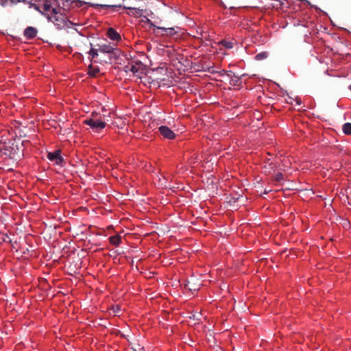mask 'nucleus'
<instances>
[{
	"mask_svg": "<svg viewBox=\"0 0 351 351\" xmlns=\"http://www.w3.org/2000/svg\"><path fill=\"white\" fill-rule=\"evenodd\" d=\"M62 5L69 7L70 4L75 3L76 6L81 7L86 3L77 0H45L42 8L46 12V15L49 20L53 21H59V14L62 16L65 11L64 8L60 7V3Z\"/></svg>",
	"mask_w": 351,
	"mask_h": 351,
	"instance_id": "1",
	"label": "nucleus"
},
{
	"mask_svg": "<svg viewBox=\"0 0 351 351\" xmlns=\"http://www.w3.org/2000/svg\"><path fill=\"white\" fill-rule=\"evenodd\" d=\"M3 136L1 134V144L3 143V147H1V158H3L5 162H8V165H14L21 160L23 154L19 151L18 146L14 145L13 136H12V138L8 139V141H3Z\"/></svg>",
	"mask_w": 351,
	"mask_h": 351,
	"instance_id": "2",
	"label": "nucleus"
},
{
	"mask_svg": "<svg viewBox=\"0 0 351 351\" xmlns=\"http://www.w3.org/2000/svg\"><path fill=\"white\" fill-rule=\"evenodd\" d=\"M108 117L104 114L98 117L97 113L93 112L91 118L84 120V123L90 126L95 132H100L106 127V121H108Z\"/></svg>",
	"mask_w": 351,
	"mask_h": 351,
	"instance_id": "3",
	"label": "nucleus"
},
{
	"mask_svg": "<svg viewBox=\"0 0 351 351\" xmlns=\"http://www.w3.org/2000/svg\"><path fill=\"white\" fill-rule=\"evenodd\" d=\"M99 51L104 53H108L109 55L108 56V62H112L114 60H117L119 56H120V51L114 47L113 46L108 45H103L99 46Z\"/></svg>",
	"mask_w": 351,
	"mask_h": 351,
	"instance_id": "4",
	"label": "nucleus"
},
{
	"mask_svg": "<svg viewBox=\"0 0 351 351\" xmlns=\"http://www.w3.org/2000/svg\"><path fill=\"white\" fill-rule=\"evenodd\" d=\"M1 234V243H3L4 244L9 245L11 249H16L18 245L16 241L14 239V234H8V233H3L2 232Z\"/></svg>",
	"mask_w": 351,
	"mask_h": 351,
	"instance_id": "5",
	"label": "nucleus"
},
{
	"mask_svg": "<svg viewBox=\"0 0 351 351\" xmlns=\"http://www.w3.org/2000/svg\"><path fill=\"white\" fill-rule=\"evenodd\" d=\"M158 131L164 138L171 140L176 137L175 133L167 126L162 125L159 127Z\"/></svg>",
	"mask_w": 351,
	"mask_h": 351,
	"instance_id": "6",
	"label": "nucleus"
},
{
	"mask_svg": "<svg viewBox=\"0 0 351 351\" xmlns=\"http://www.w3.org/2000/svg\"><path fill=\"white\" fill-rule=\"evenodd\" d=\"M147 23L150 25L151 27H153L154 30L158 29L162 30L165 34L171 36L176 33L174 27H158L156 26L149 19H147Z\"/></svg>",
	"mask_w": 351,
	"mask_h": 351,
	"instance_id": "7",
	"label": "nucleus"
},
{
	"mask_svg": "<svg viewBox=\"0 0 351 351\" xmlns=\"http://www.w3.org/2000/svg\"><path fill=\"white\" fill-rule=\"evenodd\" d=\"M47 158L51 161H55L56 165H60L63 161V158L60 155V151L58 150L54 152H49Z\"/></svg>",
	"mask_w": 351,
	"mask_h": 351,
	"instance_id": "8",
	"label": "nucleus"
},
{
	"mask_svg": "<svg viewBox=\"0 0 351 351\" xmlns=\"http://www.w3.org/2000/svg\"><path fill=\"white\" fill-rule=\"evenodd\" d=\"M185 287L191 291H196L200 289L201 283L195 282V279L193 278L187 281Z\"/></svg>",
	"mask_w": 351,
	"mask_h": 351,
	"instance_id": "9",
	"label": "nucleus"
},
{
	"mask_svg": "<svg viewBox=\"0 0 351 351\" xmlns=\"http://www.w3.org/2000/svg\"><path fill=\"white\" fill-rule=\"evenodd\" d=\"M37 29L33 27H27L24 31V36L32 39L36 36Z\"/></svg>",
	"mask_w": 351,
	"mask_h": 351,
	"instance_id": "10",
	"label": "nucleus"
},
{
	"mask_svg": "<svg viewBox=\"0 0 351 351\" xmlns=\"http://www.w3.org/2000/svg\"><path fill=\"white\" fill-rule=\"evenodd\" d=\"M107 35L112 40L118 41L121 40L120 34L112 27L108 29Z\"/></svg>",
	"mask_w": 351,
	"mask_h": 351,
	"instance_id": "11",
	"label": "nucleus"
},
{
	"mask_svg": "<svg viewBox=\"0 0 351 351\" xmlns=\"http://www.w3.org/2000/svg\"><path fill=\"white\" fill-rule=\"evenodd\" d=\"M276 167H277L276 162H274L270 159H268L266 162V165L263 167V169L265 172L271 173L274 171Z\"/></svg>",
	"mask_w": 351,
	"mask_h": 351,
	"instance_id": "12",
	"label": "nucleus"
},
{
	"mask_svg": "<svg viewBox=\"0 0 351 351\" xmlns=\"http://www.w3.org/2000/svg\"><path fill=\"white\" fill-rule=\"evenodd\" d=\"M230 74L228 76L230 77L231 84L234 86H239L241 83V77L236 75L233 72L230 71Z\"/></svg>",
	"mask_w": 351,
	"mask_h": 351,
	"instance_id": "13",
	"label": "nucleus"
},
{
	"mask_svg": "<svg viewBox=\"0 0 351 351\" xmlns=\"http://www.w3.org/2000/svg\"><path fill=\"white\" fill-rule=\"evenodd\" d=\"M126 8L130 10V14H132V16H134L135 17H140L143 15V10L142 9L136 8H132V7H129V8Z\"/></svg>",
	"mask_w": 351,
	"mask_h": 351,
	"instance_id": "14",
	"label": "nucleus"
},
{
	"mask_svg": "<svg viewBox=\"0 0 351 351\" xmlns=\"http://www.w3.org/2000/svg\"><path fill=\"white\" fill-rule=\"evenodd\" d=\"M111 244L117 246L121 242V237L119 234H115L109 238Z\"/></svg>",
	"mask_w": 351,
	"mask_h": 351,
	"instance_id": "15",
	"label": "nucleus"
},
{
	"mask_svg": "<svg viewBox=\"0 0 351 351\" xmlns=\"http://www.w3.org/2000/svg\"><path fill=\"white\" fill-rule=\"evenodd\" d=\"M219 45L225 47L226 49H232L234 46V43L232 41L222 40L219 43Z\"/></svg>",
	"mask_w": 351,
	"mask_h": 351,
	"instance_id": "16",
	"label": "nucleus"
},
{
	"mask_svg": "<svg viewBox=\"0 0 351 351\" xmlns=\"http://www.w3.org/2000/svg\"><path fill=\"white\" fill-rule=\"evenodd\" d=\"M99 72V69L98 67H93L92 65H90L88 66V74L90 76L95 77Z\"/></svg>",
	"mask_w": 351,
	"mask_h": 351,
	"instance_id": "17",
	"label": "nucleus"
},
{
	"mask_svg": "<svg viewBox=\"0 0 351 351\" xmlns=\"http://www.w3.org/2000/svg\"><path fill=\"white\" fill-rule=\"evenodd\" d=\"M91 6H93L95 8H97V7L111 8V7H117L118 5H117L116 4L112 3V2H110V1H108V3H104V4H100V3L91 4Z\"/></svg>",
	"mask_w": 351,
	"mask_h": 351,
	"instance_id": "18",
	"label": "nucleus"
},
{
	"mask_svg": "<svg viewBox=\"0 0 351 351\" xmlns=\"http://www.w3.org/2000/svg\"><path fill=\"white\" fill-rule=\"evenodd\" d=\"M343 131L344 134L347 135L351 134V123H346L343 125Z\"/></svg>",
	"mask_w": 351,
	"mask_h": 351,
	"instance_id": "19",
	"label": "nucleus"
},
{
	"mask_svg": "<svg viewBox=\"0 0 351 351\" xmlns=\"http://www.w3.org/2000/svg\"><path fill=\"white\" fill-rule=\"evenodd\" d=\"M267 56H268V53L266 51H263V52H261V53H258L255 56V59L256 60H263L267 58Z\"/></svg>",
	"mask_w": 351,
	"mask_h": 351,
	"instance_id": "20",
	"label": "nucleus"
},
{
	"mask_svg": "<svg viewBox=\"0 0 351 351\" xmlns=\"http://www.w3.org/2000/svg\"><path fill=\"white\" fill-rule=\"evenodd\" d=\"M139 67H140V64H138V66H137V64H135V65L132 64L130 66V71L132 72L134 75H137L138 73Z\"/></svg>",
	"mask_w": 351,
	"mask_h": 351,
	"instance_id": "21",
	"label": "nucleus"
},
{
	"mask_svg": "<svg viewBox=\"0 0 351 351\" xmlns=\"http://www.w3.org/2000/svg\"><path fill=\"white\" fill-rule=\"evenodd\" d=\"M284 179V175L282 173H278L274 178L276 182H280Z\"/></svg>",
	"mask_w": 351,
	"mask_h": 351,
	"instance_id": "22",
	"label": "nucleus"
},
{
	"mask_svg": "<svg viewBox=\"0 0 351 351\" xmlns=\"http://www.w3.org/2000/svg\"><path fill=\"white\" fill-rule=\"evenodd\" d=\"M98 49H91L89 51V54L91 56L92 58H95L98 55Z\"/></svg>",
	"mask_w": 351,
	"mask_h": 351,
	"instance_id": "23",
	"label": "nucleus"
},
{
	"mask_svg": "<svg viewBox=\"0 0 351 351\" xmlns=\"http://www.w3.org/2000/svg\"><path fill=\"white\" fill-rule=\"evenodd\" d=\"M38 0H23V2L30 4L32 6H34L35 9L38 10L37 6L33 3L34 1H37Z\"/></svg>",
	"mask_w": 351,
	"mask_h": 351,
	"instance_id": "24",
	"label": "nucleus"
},
{
	"mask_svg": "<svg viewBox=\"0 0 351 351\" xmlns=\"http://www.w3.org/2000/svg\"><path fill=\"white\" fill-rule=\"evenodd\" d=\"M8 1L10 2V3H18V2H21V1H23V0H6L5 1V5H8Z\"/></svg>",
	"mask_w": 351,
	"mask_h": 351,
	"instance_id": "25",
	"label": "nucleus"
},
{
	"mask_svg": "<svg viewBox=\"0 0 351 351\" xmlns=\"http://www.w3.org/2000/svg\"><path fill=\"white\" fill-rule=\"evenodd\" d=\"M130 65H127L125 66V72L130 71Z\"/></svg>",
	"mask_w": 351,
	"mask_h": 351,
	"instance_id": "26",
	"label": "nucleus"
},
{
	"mask_svg": "<svg viewBox=\"0 0 351 351\" xmlns=\"http://www.w3.org/2000/svg\"><path fill=\"white\" fill-rule=\"evenodd\" d=\"M1 159H3V160H1V162H3V165H4V166H8V165H5V164H7V163H8V162H4V160H3V158H1Z\"/></svg>",
	"mask_w": 351,
	"mask_h": 351,
	"instance_id": "27",
	"label": "nucleus"
},
{
	"mask_svg": "<svg viewBox=\"0 0 351 351\" xmlns=\"http://www.w3.org/2000/svg\"><path fill=\"white\" fill-rule=\"evenodd\" d=\"M296 102H297V104H298V105L301 104V101H300V99H297V100H296Z\"/></svg>",
	"mask_w": 351,
	"mask_h": 351,
	"instance_id": "28",
	"label": "nucleus"
},
{
	"mask_svg": "<svg viewBox=\"0 0 351 351\" xmlns=\"http://www.w3.org/2000/svg\"><path fill=\"white\" fill-rule=\"evenodd\" d=\"M120 308L119 306L117 307L116 311H114V313H118L119 311Z\"/></svg>",
	"mask_w": 351,
	"mask_h": 351,
	"instance_id": "29",
	"label": "nucleus"
},
{
	"mask_svg": "<svg viewBox=\"0 0 351 351\" xmlns=\"http://www.w3.org/2000/svg\"><path fill=\"white\" fill-rule=\"evenodd\" d=\"M208 71H209L210 73H214V71H211V70H210V69H208Z\"/></svg>",
	"mask_w": 351,
	"mask_h": 351,
	"instance_id": "30",
	"label": "nucleus"
},
{
	"mask_svg": "<svg viewBox=\"0 0 351 351\" xmlns=\"http://www.w3.org/2000/svg\"><path fill=\"white\" fill-rule=\"evenodd\" d=\"M12 169V168H11V167H8V169H7L8 171H10Z\"/></svg>",
	"mask_w": 351,
	"mask_h": 351,
	"instance_id": "31",
	"label": "nucleus"
}]
</instances>
